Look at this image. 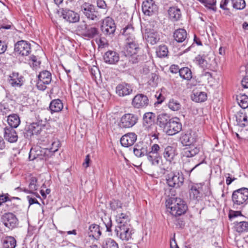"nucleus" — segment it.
<instances>
[{"label": "nucleus", "instance_id": "f257e3e1", "mask_svg": "<svg viewBox=\"0 0 248 248\" xmlns=\"http://www.w3.org/2000/svg\"><path fill=\"white\" fill-rule=\"evenodd\" d=\"M117 226L115 232L116 235L122 240L128 241L133 233V230L130 224L129 216L124 213L118 214L116 216Z\"/></svg>", "mask_w": 248, "mask_h": 248}, {"label": "nucleus", "instance_id": "f03ea898", "mask_svg": "<svg viewBox=\"0 0 248 248\" xmlns=\"http://www.w3.org/2000/svg\"><path fill=\"white\" fill-rule=\"evenodd\" d=\"M166 206L170 209V213L173 216H180L185 214L187 206L181 198H171L167 201Z\"/></svg>", "mask_w": 248, "mask_h": 248}, {"label": "nucleus", "instance_id": "7ed1b4c3", "mask_svg": "<svg viewBox=\"0 0 248 248\" xmlns=\"http://www.w3.org/2000/svg\"><path fill=\"white\" fill-rule=\"evenodd\" d=\"M232 199L233 207L238 208L245 206L248 202V188L243 187L234 191Z\"/></svg>", "mask_w": 248, "mask_h": 248}, {"label": "nucleus", "instance_id": "20e7f679", "mask_svg": "<svg viewBox=\"0 0 248 248\" xmlns=\"http://www.w3.org/2000/svg\"><path fill=\"white\" fill-rule=\"evenodd\" d=\"M50 154L51 151L48 150V148H41L40 147H36L31 149L29 158L31 160H33L37 158L46 160L50 157Z\"/></svg>", "mask_w": 248, "mask_h": 248}, {"label": "nucleus", "instance_id": "39448f33", "mask_svg": "<svg viewBox=\"0 0 248 248\" xmlns=\"http://www.w3.org/2000/svg\"><path fill=\"white\" fill-rule=\"evenodd\" d=\"M168 185L173 187H179L184 183V178L182 172H171L166 178Z\"/></svg>", "mask_w": 248, "mask_h": 248}, {"label": "nucleus", "instance_id": "423d86ee", "mask_svg": "<svg viewBox=\"0 0 248 248\" xmlns=\"http://www.w3.org/2000/svg\"><path fill=\"white\" fill-rule=\"evenodd\" d=\"M149 104L148 97L143 93H138L132 98L131 105L136 109L146 108Z\"/></svg>", "mask_w": 248, "mask_h": 248}, {"label": "nucleus", "instance_id": "0eeeda50", "mask_svg": "<svg viewBox=\"0 0 248 248\" xmlns=\"http://www.w3.org/2000/svg\"><path fill=\"white\" fill-rule=\"evenodd\" d=\"M81 10L88 19L97 21L99 18L98 12L93 4L84 3L81 7Z\"/></svg>", "mask_w": 248, "mask_h": 248}, {"label": "nucleus", "instance_id": "6e6552de", "mask_svg": "<svg viewBox=\"0 0 248 248\" xmlns=\"http://www.w3.org/2000/svg\"><path fill=\"white\" fill-rule=\"evenodd\" d=\"M38 80L36 84L38 89L44 91L46 88V85L51 81V74L49 71L45 70L40 73L38 76Z\"/></svg>", "mask_w": 248, "mask_h": 248}, {"label": "nucleus", "instance_id": "1a4fd4ad", "mask_svg": "<svg viewBox=\"0 0 248 248\" xmlns=\"http://www.w3.org/2000/svg\"><path fill=\"white\" fill-rule=\"evenodd\" d=\"M138 117L132 113H126L121 118L120 126L121 127L131 128L138 122Z\"/></svg>", "mask_w": 248, "mask_h": 248}, {"label": "nucleus", "instance_id": "9d476101", "mask_svg": "<svg viewBox=\"0 0 248 248\" xmlns=\"http://www.w3.org/2000/svg\"><path fill=\"white\" fill-rule=\"evenodd\" d=\"M116 28L113 19L110 17H107L103 20L101 29L105 35H111L115 32Z\"/></svg>", "mask_w": 248, "mask_h": 248}, {"label": "nucleus", "instance_id": "9b49d317", "mask_svg": "<svg viewBox=\"0 0 248 248\" xmlns=\"http://www.w3.org/2000/svg\"><path fill=\"white\" fill-rule=\"evenodd\" d=\"M182 125L180 119L177 117L172 118L165 129L166 133L168 135H174L181 131Z\"/></svg>", "mask_w": 248, "mask_h": 248}, {"label": "nucleus", "instance_id": "f8f14e48", "mask_svg": "<svg viewBox=\"0 0 248 248\" xmlns=\"http://www.w3.org/2000/svg\"><path fill=\"white\" fill-rule=\"evenodd\" d=\"M1 221L5 227L10 229L16 228L18 224L16 217L12 213L4 214L1 217Z\"/></svg>", "mask_w": 248, "mask_h": 248}, {"label": "nucleus", "instance_id": "ddd939ff", "mask_svg": "<svg viewBox=\"0 0 248 248\" xmlns=\"http://www.w3.org/2000/svg\"><path fill=\"white\" fill-rule=\"evenodd\" d=\"M15 53L21 56H28L31 52L30 44L24 40L18 41L15 45Z\"/></svg>", "mask_w": 248, "mask_h": 248}, {"label": "nucleus", "instance_id": "4468645a", "mask_svg": "<svg viewBox=\"0 0 248 248\" xmlns=\"http://www.w3.org/2000/svg\"><path fill=\"white\" fill-rule=\"evenodd\" d=\"M142 10L144 15L151 16L157 12V7L153 0H146L142 3Z\"/></svg>", "mask_w": 248, "mask_h": 248}, {"label": "nucleus", "instance_id": "2eb2a0df", "mask_svg": "<svg viewBox=\"0 0 248 248\" xmlns=\"http://www.w3.org/2000/svg\"><path fill=\"white\" fill-rule=\"evenodd\" d=\"M61 16L70 23H75L79 21V15L74 11L68 9H62Z\"/></svg>", "mask_w": 248, "mask_h": 248}, {"label": "nucleus", "instance_id": "dca6fc26", "mask_svg": "<svg viewBox=\"0 0 248 248\" xmlns=\"http://www.w3.org/2000/svg\"><path fill=\"white\" fill-rule=\"evenodd\" d=\"M133 92V87L129 84L123 82L118 84L116 87V93L120 97L130 95Z\"/></svg>", "mask_w": 248, "mask_h": 248}, {"label": "nucleus", "instance_id": "f3484780", "mask_svg": "<svg viewBox=\"0 0 248 248\" xmlns=\"http://www.w3.org/2000/svg\"><path fill=\"white\" fill-rule=\"evenodd\" d=\"M149 145L147 143L139 142L136 144L134 148V155L138 157H141L148 154Z\"/></svg>", "mask_w": 248, "mask_h": 248}, {"label": "nucleus", "instance_id": "a211bd4d", "mask_svg": "<svg viewBox=\"0 0 248 248\" xmlns=\"http://www.w3.org/2000/svg\"><path fill=\"white\" fill-rule=\"evenodd\" d=\"M197 137L195 132L187 131L186 133L182 134L180 140L183 144L190 145L196 142Z\"/></svg>", "mask_w": 248, "mask_h": 248}, {"label": "nucleus", "instance_id": "6ab92c4d", "mask_svg": "<svg viewBox=\"0 0 248 248\" xmlns=\"http://www.w3.org/2000/svg\"><path fill=\"white\" fill-rule=\"evenodd\" d=\"M104 62L109 64H116L119 61L120 57L118 53L114 51L108 50L103 56Z\"/></svg>", "mask_w": 248, "mask_h": 248}, {"label": "nucleus", "instance_id": "aec40b11", "mask_svg": "<svg viewBox=\"0 0 248 248\" xmlns=\"http://www.w3.org/2000/svg\"><path fill=\"white\" fill-rule=\"evenodd\" d=\"M137 136L134 133H128L123 136L120 142L124 147H128L133 145L137 140Z\"/></svg>", "mask_w": 248, "mask_h": 248}, {"label": "nucleus", "instance_id": "412c9836", "mask_svg": "<svg viewBox=\"0 0 248 248\" xmlns=\"http://www.w3.org/2000/svg\"><path fill=\"white\" fill-rule=\"evenodd\" d=\"M4 139L10 143L16 142L18 139V136L16 130L12 127H6L4 129Z\"/></svg>", "mask_w": 248, "mask_h": 248}, {"label": "nucleus", "instance_id": "4be33fe9", "mask_svg": "<svg viewBox=\"0 0 248 248\" xmlns=\"http://www.w3.org/2000/svg\"><path fill=\"white\" fill-rule=\"evenodd\" d=\"M23 77L19 73L13 72L10 76L9 81L12 86L20 87L23 84Z\"/></svg>", "mask_w": 248, "mask_h": 248}, {"label": "nucleus", "instance_id": "5701e85b", "mask_svg": "<svg viewBox=\"0 0 248 248\" xmlns=\"http://www.w3.org/2000/svg\"><path fill=\"white\" fill-rule=\"evenodd\" d=\"M202 187L198 184L192 185L189 191V196L191 199L199 201L202 197Z\"/></svg>", "mask_w": 248, "mask_h": 248}, {"label": "nucleus", "instance_id": "b1692460", "mask_svg": "<svg viewBox=\"0 0 248 248\" xmlns=\"http://www.w3.org/2000/svg\"><path fill=\"white\" fill-rule=\"evenodd\" d=\"M145 34V37L147 41L152 45L157 43L160 39L158 33L154 30L147 29Z\"/></svg>", "mask_w": 248, "mask_h": 248}, {"label": "nucleus", "instance_id": "393cba45", "mask_svg": "<svg viewBox=\"0 0 248 248\" xmlns=\"http://www.w3.org/2000/svg\"><path fill=\"white\" fill-rule=\"evenodd\" d=\"M140 47L137 41L126 42L125 46V55L135 54V53H138Z\"/></svg>", "mask_w": 248, "mask_h": 248}, {"label": "nucleus", "instance_id": "a878e982", "mask_svg": "<svg viewBox=\"0 0 248 248\" xmlns=\"http://www.w3.org/2000/svg\"><path fill=\"white\" fill-rule=\"evenodd\" d=\"M171 119L170 115L166 113H162L158 115L156 123L160 127L165 130Z\"/></svg>", "mask_w": 248, "mask_h": 248}, {"label": "nucleus", "instance_id": "bb28decb", "mask_svg": "<svg viewBox=\"0 0 248 248\" xmlns=\"http://www.w3.org/2000/svg\"><path fill=\"white\" fill-rule=\"evenodd\" d=\"M163 155L166 161L170 163L176 155V148L172 146H167L164 149Z\"/></svg>", "mask_w": 248, "mask_h": 248}, {"label": "nucleus", "instance_id": "cd10ccee", "mask_svg": "<svg viewBox=\"0 0 248 248\" xmlns=\"http://www.w3.org/2000/svg\"><path fill=\"white\" fill-rule=\"evenodd\" d=\"M123 34L125 37L126 41H137L135 37V31L134 28L131 25H128L123 29Z\"/></svg>", "mask_w": 248, "mask_h": 248}, {"label": "nucleus", "instance_id": "c85d7f7f", "mask_svg": "<svg viewBox=\"0 0 248 248\" xmlns=\"http://www.w3.org/2000/svg\"><path fill=\"white\" fill-rule=\"evenodd\" d=\"M200 148L194 146H189L185 148L182 153L184 157L190 158L194 156L200 152Z\"/></svg>", "mask_w": 248, "mask_h": 248}, {"label": "nucleus", "instance_id": "c756f323", "mask_svg": "<svg viewBox=\"0 0 248 248\" xmlns=\"http://www.w3.org/2000/svg\"><path fill=\"white\" fill-rule=\"evenodd\" d=\"M235 117L237 125L241 127L244 128L248 125V118L245 113L239 111L236 114Z\"/></svg>", "mask_w": 248, "mask_h": 248}, {"label": "nucleus", "instance_id": "7c9ffc66", "mask_svg": "<svg viewBox=\"0 0 248 248\" xmlns=\"http://www.w3.org/2000/svg\"><path fill=\"white\" fill-rule=\"evenodd\" d=\"M89 237H92L97 240L101 234L99 226L96 224H92L89 228L88 232Z\"/></svg>", "mask_w": 248, "mask_h": 248}, {"label": "nucleus", "instance_id": "2f4dec72", "mask_svg": "<svg viewBox=\"0 0 248 248\" xmlns=\"http://www.w3.org/2000/svg\"><path fill=\"white\" fill-rule=\"evenodd\" d=\"M168 14L170 18L173 21L178 20L181 17V12L180 9L175 7H170L168 10Z\"/></svg>", "mask_w": 248, "mask_h": 248}, {"label": "nucleus", "instance_id": "473e14b6", "mask_svg": "<svg viewBox=\"0 0 248 248\" xmlns=\"http://www.w3.org/2000/svg\"><path fill=\"white\" fill-rule=\"evenodd\" d=\"M63 104L59 99L51 101L49 105V108L51 113L60 111L63 108Z\"/></svg>", "mask_w": 248, "mask_h": 248}, {"label": "nucleus", "instance_id": "72a5a7b5", "mask_svg": "<svg viewBox=\"0 0 248 248\" xmlns=\"http://www.w3.org/2000/svg\"><path fill=\"white\" fill-rule=\"evenodd\" d=\"M7 122L10 125L9 127L16 128L20 123V118L16 114L9 115L7 118Z\"/></svg>", "mask_w": 248, "mask_h": 248}, {"label": "nucleus", "instance_id": "f704fd0d", "mask_svg": "<svg viewBox=\"0 0 248 248\" xmlns=\"http://www.w3.org/2000/svg\"><path fill=\"white\" fill-rule=\"evenodd\" d=\"M173 37L177 42H182L184 41L187 37L186 31L183 29H177L174 32Z\"/></svg>", "mask_w": 248, "mask_h": 248}, {"label": "nucleus", "instance_id": "c9c22d12", "mask_svg": "<svg viewBox=\"0 0 248 248\" xmlns=\"http://www.w3.org/2000/svg\"><path fill=\"white\" fill-rule=\"evenodd\" d=\"M43 128L42 125L37 123H33L29 126L28 131L32 135H38L40 134Z\"/></svg>", "mask_w": 248, "mask_h": 248}, {"label": "nucleus", "instance_id": "e433bc0d", "mask_svg": "<svg viewBox=\"0 0 248 248\" xmlns=\"http://www.w3.org/2000/svg\"><path fill=\"white\" fill-rule=\"evenodd\" d=\"M99 34V31L98 28L94 27H88L83 33V36L89 39H92L97 36Z\"/></svg>", "mask_w": 248, "mask_h": 248}, {"label": "nucleus", "instance_id": "4c0bfd02", "mask_svg": "<svg viewBox=\"0 0 248 248\" xmlns=\"http://www.w3.org/2000/svg\"><path fill=\"white\" fill-rule=\"evenodd\" d=\"M235 230L238 232H243L248 231V222L235 221L234 222Z\"/></svg>", "mask_w": 248, "mask_h": 248}, {"label": "nucleus", "instance_id": "58836bf2", "mask_svg": "<svg viewBox=\"0 0 248 248\" xmlns=\"http://www.w3.org/2000/svg\"><path fill=\"white\" fill-rule=\"evenodd\" d=\"M39 185L37 184V179L36 177L31 176L29 179V188L30 192L35 194L34 192L38 188Z\"/></svg>", "mask_w": 248, "mask_h": 248}, {"label": "nucleus", "instance_id": "ea45409f", "mask_svg": "<svg viewBox=\"0 0 248 248\" xmlns=\"http://www.w3.org/2000/svg\"><path fill=\"white\" fill-rule=\"evenodd\" d=\"M179 75L183 79L189 80L191 79L192 72L188 67H183L180 69Z\"/></svg>", "mask_w": 248, "mask_h": 248}, {"label": "nucleus", "instance_id": "a19ab883", "mask_svg": "<svg viewBox=\"0 0 248 248\" xmlns=\"http://www.w3.org/2000/svg\"><path fill=\"white\" fill-rule=\"evenodd\" d=\"M168 106L172 111H179L182 108V105L180 102L173 98L170 99Z\"/></svg>", "mask_w": 248, "mask_h": 248}, {"label": "nucleus", "instance_id": "79ce46f5", "mask_svg": "<svg viewBox=\"0 0 248 248\" xmlns=\"http://www.w3.org/2000/svg\"><path fill=\"white\" fill-rule=\"evenodd\" d=\"M204 163H205V157H204L203 159L200 163L195 165L194 166H193V165H191V163L189 161L188 162H185L183 164V168L186 172L190 173L198 166Z\"/></svg>", "mask_w": 248, "mask_h": 248}, {"label": "nucleus", "instance_id": "37998d69", "mask_svg": "<svg viewBox=\"0 0 248 248\" xmlns=\"http://www.w3.org/2000/svg\"><path fill=\"white\" fill-rule=\"evenodd\" d=\"M16 246V240L12 236L6 237L3 241L4 248H15Z\"/></svg>", "mask_w": 248, "mask_h": 248}, {"label": "nucleus", "instance_id": "c03bdc74", "mask_svg": "<svg viewBox=\"0 0 248 248\" xmlns=\"http://www.w3.org/2000/svg\"><path fill=\"white\" fill-rule=\"evenodd\" d=\"M123 203L118 200L113 199L109 202L110 209L113 212L117 211V212L122 207Z\"/></svg>", "mask_w": 248, "mask_h": 248}, {"label": "nucleus", "instance_id": "a18cd8bd", "mask_svg": "<svg viewBox=\"0 0 248 248\" xmlns=\"http://www.w3.org/2000/svg\"><path fill=\"white\" fill-rule=\"evenodd\" d=\"M147 158L152 165L158 166L161 159V156L159 155L147 154Z\"/></svg>", "mask_w": 248, "mask_h": 248}, {"label": "nucleus", "instance_id": "49530a36", "mask_svg": "<svg viewBox=\"0 0 248 248\" xmlns=\"http://www.w3.org/2000/svg\"><path fill=\"white\" fill-rule=\"evenodd\" d=\"M239 105L242 108H246L248 107V96L245 94L240 95L237 98Z\"/></svg>", "mask_w": 248, "mask_h": 248}, {"label": "nucleus", "instance_id": "de8ad7c7", "mask_svg": "<svg viewBox=\"0 0 248 248\" xmlns=\"http://www.w3.org/2000/svg\"><path fill=\"white\" fill-rule=\"evenodd\" d=\"M102 248H119L117 243L111 238H108L102 243Z\"/></svg>", "mask_w": 248, "mask_h": 248}, {"label": "nucleus", "instance_id": "09e8293b", "mask_svg": "<svg viewBox=\"0 0 248 248\" xmlns=\"http://www.w3.org/2000/svg\"><path fill=\"white\" fill-rule=\"evenodd\" d=\"M207 99L206 93L202 92H197L194 93L193 100L197 102H202Z\"/></svg>", "mask_w": 248, "mask_h": 248}, {"label": "nucleus", "instance_id": "8fccbe9b", "mask_svg": "<svg viewBox=\"0 0 248 248\" xmlns=\"http://www.w3.org/2000/svg\"><path fill=\"white\" fill-rule=\"evenodd\" d=\"M102 221L106 227V232H111L112 224L111 218L108 216L105 215L103 217H102Z\"/></svg>", "mask_w": 248, "mask_h": 248}, {"label": "nucleus", "instance_id": "3c124183", "mask_svg": "<svg viewBox=\"0 0 248 248\" xmlns=\"http://www.w3.org/2000/svg\"><path fill=\"white\" fill-rule=\"evenodd\" d=\"M168 52V47L165 45L160 46L156 51L157 56L160 58L166 57Z\"/></svg>", "mask_w": 248, "mask_h": 248}, {"label": "nucleus", "instance_id": "603ef678", "mask_svg": "<svg viewBox=\"0 0 248 248\" xmlns=\"http://www.w3.org/2000/svg\"><path fill=\"white\" fill-rule=\"evenodd\" d=\"M232 7L237 10L245 8L246 3L244 0H231Z\"/></svg>", "mask_w": 248, "mask_h": 248}, {"label": "nucleus", "instance_id": "864d4df0", "mask_svg": "<svg viewBox=\"0 0 248 248\" xmlns=\"http://www.w3.org/2000/svg\"><path fill=\"white\" fill-rule=\"evenodd\" d=\"M155 115L152 112H146L145 113L143 117V120L144 122L148 124H151L154 120Z\"/></svg>", "mask_w": 248, "mask_h": 248}, {"label": "nucleus", "instance_id": "5fc2aeb1", "mask_svg": "<svg viewBox=\"0 0 248 248\" xmlns=\"http://www.w3.org/2000/svg\"><path fill=\"white\" fill-rule=\"evenodd\" d=\"M125 56L128 57L129 63L132 64L137 63L140 60V56L138 55V53L132 55H125Z\"/></svg>", "mask_w": 248, "mask_h": 248}, {"label": "nucleus", "instance_id": "6e6d98bb", "mask_svg": "<svg viewBox=\"0 0 248 248\" xmlns=\"http://www.w3.org/2000/svg\"><path fill=\"white\" fill-rule=\"evenodd\" d=\"M196 63L202 68H204L207 67V62L203 56L198 55L195 58Z\"/></svg>", "mask_w": 248, "mask_h": 248}, {"label": "nucleus", "instance_id": "4d7b16f0", "mask_svg": "<svg viewBox=\"0 0 248 248\" xmlns=\"http://www.w3.org/2000/svg\"><path fill=\"white\" fill-rule=\"evenodd\" d=\"M29 62L34 68H37L40 64V61H38L37 57L34 55L30 57Z\"/></svg>", "mask_w": 248, "mask_h": 248}, {"label": "nucleus", "instance_id": "13d9d810", "mask_svg": "<svg viewBox=\"0 0 248 248\" xmlns=\"http://www.w3.org/2000/svg\"><path fill=\"white\" fill-rule=\"evenodd\" d=\"M160 149V147L157 144H154L151 147V150L148 149V154L151 155H159Z\"/></svg>", "mask_w": 248, "mask_h": 248}, {"label": "nucleus", "instance_id": "bf43d9fd", "mask_svg": "<svg viewBox=\"0 0 248 248\" xmlns=\"http://www.w3.org/2000/svg\"><path fill=\"white\" fill-rule=\"evenodd\" d=\"M88 26L85 21H82L77 26V31L80 32L83 36V33L85 32V31L87 29Z\"/></svg>", "mask_w": 248, "mask_h": 248}, {"label": "nucleus", "instance_id": "052dcab7", "mask_svg": "<svg viewBox=\"0 0 248 248\" xmlns=\"http://www.w3.org/2000/svg\"><path fill=\"white\" fill-rule=\"evenodd\" d=\"M60 143L58 140L53 141L51 143L52 147L48 149V150L51 151L50 157L53 155V153L58 150Z\"/></svg>", "mask_w": 248, "mask_h": 248}, {"label": "nucleus", "instance_id": "680f3d73", "mask_svg": "<svg viewBox=\"0 0 248 248\" xmlns=\"http://www.w3.org/2000/svg\"><path fill=\"white\" fill-rule=\"evenodd\" d=\"M9 109L8 108L7 105L0 103V115H4L8 113Z\"/></svg>", "mask_w": 248, "mask_h": 248}, {"label": "nucleus", "instance_id": "e2e57ef3", "mask_svg": "<svg viewBox=\"0 0 248 248\" xmlns=\"http://www.w3.org/2000/svg\"><path fill=\"white\" fill-rule=\"evenodd\" d=\"M96 42L98 43L99 47H105L108 45L106 39L104 37H100L98 40L96 39Z\"/></svg>", "mask_w": 248, "mask_h": 248}, {"label": "nucleus", "instance_id": "0e129e2a", "mask_svg": "<svg viewBox=\"0 0 248 248\" xmlns=\"http://www.w3.org/2000/svg\"><path fill=\"white\" fill-rule=\"evenodd\" d=\"M174 221H175V224L177 227L179 228H183L184 227L185 223L181 218L177 219L175 218V220H174Z\"/></svg>", "mask_w": 248, "mask_h": 248}, {"label": "nucleus", "instance_id": "69168bd1", "mask_svg": "<svg viewBox=\"0 0 248 248\" xmlns=\"http://www.w3.org/2000/svg\"><path fill=\"white\" fill-rule=\"evenodd\" d=\"M97 7L101 9H105L107 8V4L104 0H97Z\"/></svg>", "mask_w": 248, "mask_h": 248}, {"label": "nucleus", "instance_id": "338daca9", "mask_svg": "<svg viewBox=\"0 0 248 248\" xmlns=\"http://www.w3.org/2000/svg\"><path fill=\"white\" fill-rule=\"evenodd\" d=\"M180 69L178 66L177 65H172L170 67V72L172 73L176 74L178 72H180Z\"/></svg>", "mask_w": 248, "mask_h": 248}, {"label": "nucleus", "instance_id": "774afa93", "mask_svg": "<svg viewBox=\"0 0 248 248\" xmlns=\"http://www.w3.org/2000/svg\"><path fill=\"white\" fill-rule=\"evenodd\" d=\"M241 84L245 88H248V76L244 77L241 81Z\"/></svg>", "mask_w": 248, "mask_h": 248}]
</instances>
